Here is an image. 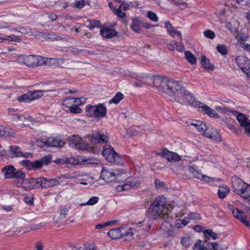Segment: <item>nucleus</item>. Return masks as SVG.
I'll list each match as a JSON object with an SVG mask.
<instances>
[{"mask_svg":"<svg viewBox=\"0 0 250 250\" xmlns=\"http://www.w3.org/2000/svg\"><path fill=\"white\" fill-rule=\"evenodd\" d=\"M163 93L181 104L189 103L193 95L183 86L179 82L168 79Z\"/></svg>","mask_w":250,"mask_h":250,"instance_id":"f257e3e1","label":"nucleus"},{"mask_svg":"<svg viewBox=\"0 0 250 250\" xmlns=\"http://www.w3.org/2000/svg\"><path fill=\"white\" fill-rule=\"evenodd\" d=\"M172 208L171 206L166 207V199L165 197L159 196L150 205L148 210V215L153 220L158 217L168 218V213Z\"/></svg>","mask_w":250,"mask_h":250,"instance_id":"f03ea898","label":"nucleus"},{"mask_svg":"<svg viewBox=\"0 0 250 250\" xmlns=\"http://www.w3.org/2000/svg\"><path fill=\"white\" fill-rule=\"evenodd\" d=\"M231 184L235 193L250 201V185L247 184L236 176L232 177Z\"/></svg>","mask_w":250,"mask_h":250,"instance_id":"7ed1b4c3","label":"nucleus"},{"mask_svg":"<svg viewBox=\"0 0 250 250\" xmlns=\"http://www.w3.org/2000/svg\"><path fill=\"white\" fill-rule=\"evenodd\" d=\"M103 155L107 161L116 165H123L124 160L109 145L106 143L103 146Z\"/></svg>","mask_w":250,"mask_h":250,"instance_id":"20e7f679","label":"nucleus"},{"mask_svg":"<svg viewBox=\"0 0 250 250\" xmlns=\"http://www.w3.org/2000/svg\"><path fill=\"white\" fill-rule=\"evenodd\" d=\"M85 112L90 117L104 118L106 115V108L103 104L95 106L88 104L85 107Z\"/></svg>","mask_w":250,"mask_h":250,"instance_id":"39448f33","label":"nucleus"},{"mask_svg":"<svg viewBox=\"0 0 250 250\" xmlns=\"http://www.w3.org/2000/svg\"><path fill=\"white\" fill-rule=\"evenodd\" d=\"M23 63L30 67H37L47 65L48 58L40 56L28 55L22 56Z\"/></svg>","mask_w":250,"mask_h":250,"instance_id":"423d86ee","label":"nucleus"},{"mask_svg":"<svg viewBox=\"0 0 250 250\" xmlns=\"http://www.w3.org/2000/svg\"><path fill=\"white\" fill-rule=\"evenodd\" d=\"M123 173H125L123 169H115L110 171L103 168L101 171V177L107 183L117 182L118 178Z\"/></svg>","mask_w":250,"mask_h":250,"instance_id":"0eeeda50","label":"nucleus"},{"mask_svg":"<svg viewBox=\"0 0 250 250\" xmlns=\"http://www.w3.org/2000/svg\"><path fill=\"white\" fill-rule=\"evenodd\" d=\"M188 104L194 107L201 108L200 111L201 112L206 113L211 117L217 118L219 117L218 114L215 110L211 108L205 104L204 103L196 101L194 96L192 97Z\"/></svg>","mask_w":250,"mask_h":250,"instance_id":"6e6552de","label":"nucleus"},{"mask_svg":"<svg viewBox=\"0 0 250 250\" xmlns=\"http://www.w3.org/2000/svg\"><path fill=\"white\" fill-rule=\"evenodd\" d=\"M29 182L34 183L37 184L38 188L40 186L42 188L53 187L60 184V182L57 179H47L43 177L31 178Z\"/></svg>","mask_w":250,"mask_h":250,"instance_id":"1a4fd4ad","label":"nucleus"},{"mask_svg":"<svg viewBox=\"0 0 250 250\" xmlns=\"http://www.w3.org/2000/svg\"><path fill=\"white\" fill-rule=\"evenodd\" d=\"M167 78H162L160 76H154L146 81V83L148 85H152L157 88L159 92H163L167 82Z\"/></svg>","mask_w":250,"mask_h":250,"instance_id":"9d476101","label":"nucleus"},{"mask_svg":"<svg viewBox=\"0 0 250 250\" xmlns=\"http://www.w3.org/2000/svg\"><path fill=\"white\" fill-rule=\"evenodd\" d=\"M52 90L42 91V90H35L30 91L27 93L24 94L18 97V100L21 102H30L33 100H36L41 97L44 92H52Z\"/></svg>","mask_w":250,"mask_h":250,"instance_id":"9b49d317","label":"nucleus"},{"mask_svg":"<svg viewBox=\"0 0 250 250\" xmlns=\"http://www.w3.org/2000/svg\"><path fill=\"white\" fill-rule=\"evenodd\" d=\"M68 140L71 146L76 149L83 150L88 147V144L84 143L78 135H73L68 139Z\"/></svg>","mask_w":250,"mask_h":250,"instance_id":"f8f14e48","label":"nucleus"},{"mask_svg":"<svg viewBox=\"0 0 250 250\" xmlns=\"http://www.w3.org/2000/svg\"><path fill=\"white\" fill-rule=\"evenodd\" d=\"M202 135L213 140L216 142H220L222 141V138L217 130L210 125H207V128L203 131Z\"/></svg>","mask_w":250,"mask_h":250,"instance_id":"ddd939ff","label":"nucleus"},{"mask_svg":"<svg viewBox=\"0 0 250 250\" xmlns=\"http://www.w3.org/2000/svg\"><path fill=\"white\" fill-rule=\"evenodd\" d=\"M237 66L245 73L250 69V60L244 56H239L235 58Z\"/></svg>","mask_w":250,"mask_h":250,"instance_id":"4468645a","label":"nucleus"},{"mask_svg":"<svg viewBox=\"0 0 250 250\" xmlns=\"http://www.w3.org/2000/svg\"><path fill=\"white\" fill-rule=\"evenodd\" d=\"M238 113L237 119L240 124V126L245 129V132L250 137V120L242 113Z\"/></svg>","mask_w":250,"mask_h":250,"instance_id":"2eb2a0df","label":"nucleus"},{"mask_svg":"<svg viewBox=\"0 0 250 250\" xmlns=\"http://www.w3.org/2000/svg\"><path fill=\"white\" fill-rule=\"evenodd\" d=\"M51 160V157L50 155H46L41 159L32 161V169H40L43 166L49 165Z\"/></svg>","mask_w":250,"mask_h":250,"instance_id":"dca6fc26","label":"nucleus"},{"mask_svg":"<svg viewBox=\"0 0 250 250\" xmlns=\"http://www.w3.org/2000/svg\"><path fill=\"white\" fill-rule=\"evenodd\" d=\"M89 141L93 144L97 143H107L108 137L103 134L99 133V132L94 133L91 136H87Z\"/></svg>","mask_w":250,"mask_h":250,"instance_id":"f3484780","label":"nucleus"},{"mask_svg":"<svg viewBox=\"0 0 250 250\" xmlns=\"http://www.w3.org/2000/svg\"><path fill=\"white\" fill-rule=\"evenodd\" d=\"M158 155L165 157L169 162L179 161L181 160L180 156L177 154L170 151L166 148L164 149Z\"/></svg>","mask_w":250,"mask_h":250,"instance_id":"a211bd4d","label":"nucleus"},{"mask_svg":"<svg viewBox=\"0 0 250 250\" xmlns=\"http://www.w3.org/2000/svg\"><path fill=\"white\" fill-rule=\"evenodd\" d=\"M9 148V157L13 158L14 157H18L22 156L24 158H27L31 155V153H23L21 151L20 147L18 146H10Z\"/></svg>","mask_w":250,"mask_h":250,"instance_id":"6ab92c4d","label":"nucleus"},{"mask_svg":"<svg viewBox=\"0 0 250 250\" xmlns=\"http://www.w3.org/2000/svg\"><path fill=\"white\" fill-rule=\"evenodd\" d=\"M187 124L188 126H194L201 134H202L203 131L207 128L206 123L199 120L189 121L187 122Z\"/></svg>","mask_w":250,"mask_h":250,"instance_id":"aec40b11","label":"nucleus"},{"mask_svg":"<svg viewBox=\"0 0 250 250\" xmlns=\"http://www.w3.org/2000/svg\"><path fill=\"white\" fill-rule=\"evenodd\" d=\"M175 228V227L168 221H164L161 228L162 231L167 233L168 237L172 236L174 235V229Z\"/></svg>","mask_w":250,"mask_h":250,"instance_id":"412c9836","label":"nucleus"},{"mask_svg":"<svg viewBox=\"0 0 250 250\" xmlns=\"http://www.w3.org/2000/svg\"><path fill=\"white\" fill-rule=\"evenodd\" d=\"M44 144L49 146L62 147L64 146L65 142L54 137H49L45 141Z\"/></svg>","mask_w":250,"mask_h":250,"instance_id":"4be33fe9","label":"nucleus"},{"mask_svg":"<svg viewBox=\"0 0 250 250\" xmlns=\"http://www.w3.org/2000/svg\"><path fill=\"white\" fill-rule=\"evenodd\" d=\"M100 32L103 37L107 39H111L118 35V32L115 29L108 27L102 28Z\"/></svg>","mask_w":250,"mask_h":250,"instance_id":"5701e85b","label":"nucleus"},{"mask_svg":"<svg viewBox=\"0 0 250 250\" xmlns=\"http://www.w3.org/2000/svg\"><path fill=\"white\" fill-rule=\"evenodd\" d=\"M140 185V182L139 180L133 179L123 185L119 186V188L122 190H127L131 188H138Z\"/></svg>","mask_w":250,"mask_h":250,"instance_id":"b1692460","label":"nucleus"},{"mask_svg":"<svg viewBox=\"0 0 250 250\" xmlns=\"http://www.w3.org/2000/svg\"><path fill=\"white\" fill-rule=\"evenodd\" d=\"M16 170L14 167L11 165L5 166L2 168V171L4 173V176L6 179L13 178L14 172Z\"/></svg>","mask_w":250,"mask_h":250,"instance_id":"393cba45","label":"nucleus"},{"mask_svg":"<svg viewBox=\"0 0 250 250\" xmlns=\"http://www.w3.org/2000/svg\"><path fill=\"white\" fill-rule=\"evenodd\" d=\"M229 188L227 186H219L218 189V196L220 198L223 199L229 192Z\"/></svg>","mask_w":250,"mask_h":250,"instance_id":"a878e982","label":"nucleus"},{"mask_svg":"<svg viewBox=\"0 0 250 250\" xmlns=\"http://www.w3.org/2000/svg\"><path fill=\"white\" fill-rule=\"evenodd\" d=\"M201 64L203 67L206 69H212L213 66L211 65L209 60L205 55L202 54L201 59Z\"/></svg>","mask_w":250,"mask_h":250,"instance_id":"bb28decb","label":"nucleus"},{"mask_svg":"<svg viewBox=\"0 0 250 250\" xmlns=\"http://www.w3.org/2000/svg\"><path fill=\"white\" fill-rule=\"evenodd\" d=\"M132 229L129 228L127 230H125L122 228L121 237H125V240H131L133 238V233L132 231Z\"/></svg>","mask_w":250,"mask_h":250,"instance_id":"cd10ccee","label":"nucleus"},{"mask_svg":"<svg viewBox=\"0 0 250 250\" xmlns=\"http://www.w3.org/2000/svg\"><path fill=\"white\" fill-rule=\"evenodd\" d=\"M122 228H117L112 229L108 232V235L112 239H117L121 237Z\"/></svg>","mask_w":250,"mask_h":250,"instance_id":"c85d7f7f","label":"nucleus"},{"mask_svg":"<svg viewBox=\"0 0 250 250\" xmlns=\"http://www.w3.org/2000/svg\"><path fill=\"white\" fill-rule=\"evenodd\" d=\"M185 56L186 60L192 65H194L196 63V58L195 56L192 54L189 51H186L185 52Z\"/></svg>","mask_w":250,"mask_h":250,"instance_id":"c756f323","label":"nucleus"},{"mask_svg":"<svg viewBox=\"0 0 250 250\" xmlns=\"http://www.w3.org/2000/svg\"><path fill=\"white\" fill-rule=\"evenodd\" d=\"M230 210L235 218L239 219L240 220L244 217V213L242 210L234 208H231Z\"/></svg>","mask_w":250,"mask_h":250,"instance_id":"7c9ffc66","label":"nucleus"},{"mask_svg":"<svg viewBox=\"0 0 250 250\" xmlns=\"http://www.w3.org/2000/svg\"><path fill=\"white\" fill-rule=\"evenodd\" d=\"M204 235L206 239H209L212 237L213 240L217 239V234L216 233L212 231L210 229H205L203 231Z\"/></svg>","mask_w":250,"mask_h":250,"instance_id":"2f4dec72","label":"nucleus"},{"mask_svg":"<svg viewBox=\"0 0 250 250\" xmlns=\"http://www.w3.org/2000/svg\"><path fill=\"white\" fill-rule=\"evenodd\" d=\"M124 95L122 93L119 92L116 94L112 99L109 101V103L117 104L124 98Z\"/></svg>","mask_w":250,"mask_h":250,"instance_id":"473e14b6","label":"nucleus"},{"mask_svg":"<svg viewBox=\"0 0 250 250\" xmlns=\"http://www.w3.org/2000/svg\"><path fill=\"white\" fill-rule=\"evenodd\" d=\"M131 29L137 33L140 32V21L138 19L133 20L131 25Z\"/></svg>","mask_w":250,"mask_h":250,"instance_id":"72a5a7b5","label":"nucleus"},{"mask_svg":"<svg viewBox=\"0 0 250 250\" xmlns=\"http://www.w3.org/2000/svg\"><path fill=\"white\" fill-rule=\"evenodd\" d=\"M87 22L89 24L87 26V27L90 30H92L95 27H99L101 25V22L99 20H87Z\"/></svg>","mask_w":250,"mask_h":250,"instance_id":"f704fd0d","label":"nucleus"},{"mask_svg":"<svg viewBox=\"0 0 250 250\" xmlns=\"http://www.w3.org/2000/svg\"><path fill=\"white\" fill-rule=\"evenodd\" d=\"M45 36L48 39L52 40L60 41L64 39V38H62L59 35H57L54 32H53L47 33Z\"/></svg>","mask_w":250,"mask_h":250,"instance_id":"c9c22d12","label":"nucleus"},{"mask_svg":"<svg viewBox=\"0 0 250 250\" xmlns=\"http://www.w3.org/2000/svg\"><path fill=\"white\" fill-rule=\"evenodd\" d=\"M3 40H7L9 42H20L21 41V39L19 37L15 36L14 35L5 36V38L3 37V40H0V41H1V42Z\"/></svg>","mask_w":250,"mask_h":250,"instance_id":"e433bc0d","label":"nucleus"},{"mask_svg":"<svg viewBox=\"0 0 250 250\" xmlns=\"http://www.w3.org/2000/svg\"><path fill=\"white\" fill-rule=\"evenodd\" d=\"M188 169L189 171L191 173L195 178L202 180L203 176H204V175L200 173L192 167H189Z\"/></svg>","mask_w":250,"mask_h":250,"instance_id":"4c0bfd02","label":"nucleus"},{"mask_svg":"<svg viewBox=\"0 0 250 250\" xmlns=\"http://www.w3.org/2000/svg\"><path fill=\"white\" fill-rule=\"evenodd\" d=\"M15 134V133L13 129L10 128L4 127V129H3V137H14Z\"/></svg>","mask_w":250,"mask_h":250,"instance_id":"58836bf2","label":"nucleus"},{"mask_svg":"<svg viewBox=\"0 0 250 250\" xmlns=\"http://www.w3.org/2000/svg\"><path fill=\"white\" fill-rule=\"evenodd\" d=\"M73 100L72 98H66L63 100L62 104L63 106L70 108L74 105Z\"/></svg>","mask_w":250,"mask_h":250,"instance_id":"ea45409f","label":"nucleus"},{"mask_svg":"<svg viewBox=\"0 0 250 250\" xmlns=\"http://www.w3.org/2000/svg\"><path fill=\"white\" fill-rule=\"evenodd\" d=\"M147 17L151 21L157 22L158 21L159 18L156 13L151 11H148L147 13Z\"/></svg>","mask_w":250,"mask_h":250,"instance_id":"a19ab883","label":"nucleus"},{"mask_svg":"<svg viewBox=\"0 0 250 250\" xmlns=\"http://www.w3.org/2000/svg\"><path fill=\"white\" fill-rule=\"evenodd\" d=\"M65 163L66 164L76 165L79 163V160L73 157L65 158Z\"/></svg>","mask_w":250,"mask_h":250,"instance_id":"79ce46f5","label":"nucleus"},{"mask_svg":"<svg viewBox=\"0 0 250 250\" xmlns=\"http://www.w3.org/2000/svg\"><path fill=\"white\" fill-rule=\"evenodd\" d=\"M204 35L208 39H213L215 37V33L214 32L209 29H208L205 30L204 32Z\"/></svg>","mask_w":250,"mask_h":250,"instance_id":"37998d69","label":"nucleus"},{"mask_svg":"<svg viewBox=\"0 0 250 250\" xmlns=\"http://www.w3.org/2000/svg\"><path fill=\"white\" fill-rule=\"evenodd\" d=\"M20 164L26 167L28 170L32 169V162L28 160H24L20 162Z\"/></svg>","mask_w":250,"mask_h":250,"instance_id":"c03bdc74","label":"nucleus"},{"mask_svg":"<svg viewBox=\"0 0 250 250\" xmlns=\"http://www.w3.org/2000/svg\"><path fill=\"white\" fill-rule=\"evenodd\" d=\"M14 175L13 178H20L21 179H23L24 178L25 174L20 171V170H15L14 172Z\"/></svg>","mask_w":250,"mask_h":250,"instance_id":"a18cd8bd","label":"nucleus"},{"mask_svg":"<svg viewBox=\"0 0 250 250\" xmlns=\"http://www.w3.org/2000/svg\"><path fill=\"white\" fill-rule=\"evenodd\" d=\"M73 99V102H74V105L75 106H77L78 107H79V106L82 105V104H83L84 102H85V100L84 99H83V98H72Z\"/></svg>","mask_w":250,"mask_h":250,"instance_id":"49530a36","label":"nucleus"},{"mask_svg":"<svg viewBox=\"0 0 250 250\" xmlns=\"http://www.w3.org/2000/svg\"><path fill=\"white\" fill-rule=\"evenodd\" d=\"M217 51L223 55L227 54L226 47L224 45H218L217 46Z\"/></svg>","mask_w":250,"mask_h":250,"instance_id":"de8ad7c7","label":"nucleus"},{"mask_svg":"<svg viewBox=\"0 0 250 250\" xmlns=\"http://www.w3.org/2000/svg\"><path fill=\"white\" fill-rule=\"evenodd\" d=\"M69 111L72 113L77 114L82 112V109L77 106L73 105L69 108Z\"/></svg>","mask_w":250,"mask_h":250,"instance_id":"09e8293b","label":"nucleus"},{"mask_svg":"<svg viewBox=\"0 0 250 250\" xmlns=\"http://www.w3.org/2000/svg\"><path fill=\"white\" fill-rule=\"evenodd\" d=\"M202 180L204 181H205L207 183H210L211 182L218 181V179L214 178H212L208 176H206L205 175L203 176Z\"/></svg>","mask_w":250,"mask_h":250,"instance_id":"8fccbe9b","label":"nucleus"},{"mask_svg":"<svg viewBox=\"0 0 250 250\" xmlns=\"http://www.w3.org/2000/svg\"><path fill=\"white\" fill-rule=\"evenodd\" d=\"M99 201V198L98 197L94 196L90 198L88 201L87 202V204L88 205H93L96 204Z\"/></svg>","mask_w":250,"mask_h":250,"instance_id":"3c124183","label":"nucleus"},{"mask_svg":"<svg viewBox=\"0 0 250 250\" xmlns=\"http://www.w3.org/2000/svg\"><path fill=\"white\" fill-rule=\"evenodd\" d=\"M81 163L83 164H91L94 163V160L92 158L85 159L84 157H81Z\"/></svg>","mask_w":250,"mask_h":250,"instance_id":"603ef678","label":"nucleus"},{"mask_svg":"<svg viewBox=\"0 0 250 250\" xmlns=\"http://www.w3.org/2000/svg\"><path fill=\"white\" fill-rule=\"evenodd\" d=\"M154 184L157 188H161L164 187L165 186L163 182L159 181L158 179L155 180Z\"/></svg>","mask_w":250,"mask_h":250,"instance_id":"864d4df0","label":"nucleus"},{"mask_svg":"<svg viewBox=\"0 0 250 250\" xmlns=\"http://www.w3.org/2000/svg\"><path fill=\"white\" fill-rule=\"evenodd\" d=\"M68 6L67 1H61L57 5V8L60 10L65 8Z\"/></svg>","mask_w":250,"mask_h":250,"instance_id":"5fc2aeb1","label":"nucleus"},{"mask_svg":"<svg viewBox=\"0 0 250 250\" xmlns=\"http://www.w3.org/2000/svg\"><path fill=\"white\" fill-rule=\"evenodd\" d=\"M202 243V241L200 239H198L197 240L195 244L193 245L192 247L193 250H200V247Z\"/></svg>","mask_w":250,"mask_h":250,"instance_id":"6e6d98bb","label":"nucleus"},{"mask_svg":"<svg viewBox=\"0 0 250 250\" xmlns=\"http://www.w3.org/2000/svg\"><path fill=\"white\" fill-rule=\"evenodd\" d=\"M169 34L172 37H174L175 35H177L178 37L181 38L182 35L180 31L177 30H173L172 29L171 31L169 33Z\"/></svg>","mask_w":250,"mask_h":250,"instance_id":"4d7b16f0","label":"nucleus"},{"mask_svg":"<svg viewBox=\"0 0 250 250\" xmlns=\"http://www.w3.org/2000/svg\"><path fill=\"white\" fill-rule=\"evenodd\" d=\"M75 5L77 8H82L84 5L83 0H76L75 2Z\"/></svg>","mask_w":250,"mask_h":250,"instance_id":"13d9d810","label":"nucleus"},{"mask_svg":"<svg viewBox=\"0 0 250 250\" xmlns=\"http://www.w3.org/2000/svg\"><path fill=\"white\" fill-rule=\"evenodd\" d=\"M181 243L183 245L185 246L186 247H189L190 246L189 238L187 237L182 238L181 240Z\"/></svg>","mask_w":250,"mask_h":250,"instance_id":"bf43d9fd","label":"nucleus"},{"mask_svg":"<svg viewBox=\"0 0 250 250\" xmlns=\"http://www.w3.org/2000/svg\"><path fill=\"white\" fill-rule=\"evenodd\" d=\"M214 250H224L225 249H228V246L224 248L222 246L220 245L217 242H214Z\"/></svg>","mask_w":250,"mask_h":250,"instance_id":"052dcab7","label":"nucleus"},{"mask_svg":"<svg viewBox=\"0 0 250 250\" xmlns=\"http://www.w3.org/2000/svg\"><path fill=\"white\" fill-rule=\"evenodd\" d=\"M189 218L191 220H199L201 219L200 215L198 213H192L189 215Z\"/></svg>","mask_w":250,"mask_h":250,"instance_id":"680f3d73","label":"nucleus"},{"mask_svg":"<svg viewBox=\"0 0 250 250\" xmlns=\"http://www.w3.org/2000/svg\"><path fill=\"white\" fill-rule=\"evenodd\" d=\"M165 27L167 28V32L169 33L172 28L171 23L169 21H167L165 22Z\"/></svg>","mask_w":250,"mask_h":250,"instance_id":"e2e57ef3","label":"nucleus"},{"mask_svg":"<svg viewBox=\"0 0 250 250\" xmlns=\"http://www.w3.org/2000/svg\"><path fill=\"white\" fill-rule=\"evenodd\" d=\"M206 250H214V242L208 243L205 246Z\"/></svg>","mask_w":250,"mask_h":250,"instance_id":"0e129e2a","label":"nucleus"},{"mask_svg":"<svg viewBox=\"0 0 250 250\" xmlns=\"http://www.w3.org/2000/svg\"><path fill=\"white\" fill-rule=\"evenodd\" d=\"M48 17L51 21H54L57 19V16L53 13H50L48 14Z\"/></svg>","mask_w":250,"mask_h":250,"instance_id":"69168bd1","label":"nucleus"},{"mask_svg":"<svg viewBox=\"0 0 250 250\" xmlns=\"http://www.w3.org/2000/svg\"><path fill=\"white\" fill-rule=\"evenodd\" d=\"M0 155L1 156L9 157V151H7L5 149L1 150L0 151Z\"/></svg>","mask_w":250,"mask_h":250,"instance_id":"338daca9","label":"nucleus"},{"mask_svg":"<svg viewBox=\"0 0 250 250\" xmlns=\"http://www.w3.org/2000/svg\"><path fill=\"white\" fill-rule=\"evenodd\" d=\"M241 46L242 48L246 49L248 51L250 52V44H249L248 43H244L241 44Z\"/></svg>","mask_w":250,"mask_h":250,"instance_id":"774afa93","label":"nucleus"}]
</instances>
